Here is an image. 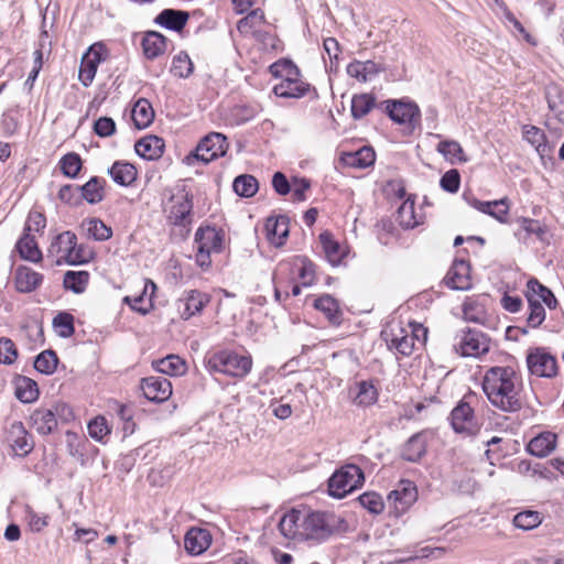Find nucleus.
Returning <instances> with one entry per match:
<instances>
[{
  "label": "nucleus",
  "mask_w": 564,
  "mask_h": 564,
  "mask_svg": "<svg viewBox=\"0 0 564 564\" xmlns=\"http://www.w3.org/2000/svg\"><path fill=\"white\" fill-rule=\"evenodd\" d=\"M172 395V383L162 376L143 378V398L162 403Z\"/></svg>",
  "instance_id": "obj_15"
},
{
  "label": "nucleus",
  "mask_w": 564,
  "mask_h": 564,
  "mask_svg": "<svg viewBox=\"0 0 564 564\" xmlns=\"http://www.w3.org/2000/svg\"><path fill=\"white\" fill-rule=\"evenodd\" d=\"M165 148L164 140L158 135H143V160H158Z\"/></svg>",
  "instance_id": "obj_49"
},
{
  "label": "nucleus",
  "mask_w": 564,
  "mask_h": 564,
  "mask_svg": "<svg viewBox=\"0 0 564 564\" xmlns=\"http://www.w3.org/2000/svg\"><path fill=\"white\" fill-rule=\"evenodd\" d=\"M194 70V64L184 51L177 53L172 59L171 73L178 78H187Z\"/></svg>",
  "instance_id": "obj_50"
},
{
  "label": "nucleus",
  "mask_w": 564,
  "mask_h": 564,
  "mask_svg": "<svg viewBox=\"0 0 564 564\" xmlns=\"http://www.w3.org/2000/svg\"><path fill=\"white\" fill-rule=\"evenodd\" d=\"M468 204L474 207L475 209L487 214L491 216L492 218L497 219L499 223H507V217L509 214V203L508 198H501L497 200L491 202H482L475 197L473 198H466Z\"/></svg>",
  "instance_id": "obj_19"
},
{
  "label": "nucleus",
  "mask_w": 564,
  "mask_h": 564,
  "mask_svg": "<svg viewBox=\"0 0 564 564\" xmlns=\"http://www.w3.org/2000/svg\"><path fill=\"white\" fill-rule=\"evenodd\" d=\"M227 149V138L221 133L210 132L183 159V163L188 166H195L197 163L207 164L224 156Z\"/></svg>",
  "instance_id": "obj_4"
},
{
  "label": "nucleus",
  "mask_w": 564,
  "mask_h": 564,
  "mask_svg": "<svg viewBox=\"0 0 564 564\" xmlns=\"http://www.w3.org/2000/svg\"><path fill=\"white\" fill-rule=\"evenodd\" d=\"M416 499V486L410 480H402L398 488L388 495V502L393 506L395 516L404 513Z\"/></svg>",
  "instance_id": "obj_14"
},
{
  "label": "nucleus",
  "mask_w": 564,
  "mask_h": 564,
  "mask_svg": "<svg viewBox=\"0 0 564 564\" xmlns=\"http://www.w3.org/2000/svg\"><path fill=\"white\" fill-rule=\"evenodd\" d=\"M556 440V434L543 432L529 442L527 451L533 456L545 457L555 449Z\"/></svg>",
  "instance_id": "obj_28"
},
{
  "label": "nucleus",
  "mask_w": 564,
  "mask_h": 564,
  "mask_svg": "<svg viewBox=\"0 0 564 564\" xmlns=\"http://www.w3.org/2000/svg\"><path fill=\"white\" fill-rule=\"evenodd\" d=\"M270 73L281 80H302L300 69L289 59H280L270 66Z\"/></svg>",
  "instance_id": "obj_46"
},
{
  "label": "nucleus",
  "mask_w": 564,
  "mask_h": 564,
  "mask_svg": "<svg viewBox=\"0 0 564 564\" xmlns=\"http://www.w3.org/2000/svg\"><path fill=\"white\" fill-rule=\"evenodd\" d=\"M77 241V236L67 230L59 235H57L54 240L51 242L48 248V253H63V258L67 262L73 249L75 248V242Z\"/></svg>",
  "instance_id": "obj_42"
},
{
  "label": "nucleus",
  "mask_w": 564,
  "mask_h": 564,
  "mask_svg": "<svg viewBox=\"0 0 564 564\" xmlns=\"http://www.w3.org/2000/svg\"><path fill=\"white\" fill-rule=\"evenodd\" d=\"M152 366L158 372L172 377L183 376L187 371L185 360L177 355H169L164 358L153 360Z\"/></svg>",
  "instance_id": "obj_27"
},
{
  "label": "nucleus",
  "mask_w": 564,
  "mask_h": 564,
  "mask_svg": "<svg viewBox=\"0 0 564 564\" xmlns=\"http://www.w3.org/2000/svg\"><path fill=\"white\" fill-rule=\"evenodd\" d=\"M21 124V113L18 109H8L3 112L1 119V130L4 137L14 135Z\"/></svg>",
  "instance_id": "obj_52"
},
{
  "label": "nucleus",
  "mask_w": 564,
  "mask_h": 564,
  "mask_svg": "<svg viewBox=\"0 0 564 564\" xmlns=\"http://www.w3.org/2000/svg\"><path fill=\"white\" fill-rule=\"evenodd\" d=\"M31 421L41 435H48L57 427L55 413L50 409L35 410L31 415Z\"/></svg>",
  "instance_id": "obj_36"
},
{
  "label": "nucleus",
  "mask_w": 564,
  "mask_h": 564,
  "mask_svg": "<svg viewBox=\"0 0 564 564\" xmlns=\"http://www.w3.org/2000/svg\"><path fill=\"white\" fill-rule=\"evenodd\" d=\"M94 258L93 250L85 245H78L75 242V248L73 249L67 263L70 265H80L88 263Z\"/></svg>",
  "instance_id": "obj_61"
},
{
  "label": "nucleus",
  "mask_w": 564,
  "mask_h": 564,
  "mask_svg": "<svg viewBox=\"0 0 564 564\" xmlns=\"http://www.w3.org/2000/svg\"><path fill=\"white\" fill-rule=\"evenodd\" d=\"M336 523L335 514L306 508L303 529L304 541H325L334 533Z\"/></svg>",
  "instance_id": "obj_6"
},
{
  "label": "nucleus",
  "mask_w": 564,
  "mask_h": 564,
  "mask_svg": "<svg viewBox=\"0 0 564 564\" xmlns=\"http://www.w3.org/2000/svg\"><path fill=\"white\" fill-rule=\"evenodd\" d=\"M358 500L370 513L380 514L384 509L382 497L375 491H368L360 495Z\"/></svg>",
  "instance_id": "obj_56"
},
{
  "label": "nucleus",
  "mask_w": 564,
  "mask_h": 564,
  "mask_svg": "<svg viewBox=\"0 0 564 564\" xmlns=\"http://www.w3.org/2000/svg\"><path fill=\"white\" fill-rule=\"evenodd\" d=\"M378 400V392L375 386L368 381H361L358 386V393L355 399L358 405H371Z\"/></svg>",
  "instance_id": "obj_57"
},
{
  "label": "nucleus",
  "mask_w": 564,
  "mask_h": 564,
  "mask_svg": "<svg viewBox=\"0 0 564 564\" xmlns=\"http://www.w3.org/2000/svg\"><path fill=\"white\" fill-rule=\"evenodd\" d=\"M545 99L551 112L556 119L564 123V90L557 84H550L545 87Z\"/></svg>",
  "instance_id": "obj_35"
},
{
  "label": "nucleus",
  "mask_w": 564,
  "mask_h": 564,
  "mask_svg": "<svg viewBox=\"0 0 564 564\" xmlns=\"http://www.w3.org/2000/svg\"><path fill=\"white\" fill-rule=\"evenodd\" d=\"M15 249L22 259L34 263L40 262L43 258L35 237L29 234L22 235L17 241Z\"/></svg>",
  "instance_id": "obj_37"
},
{
  "label": "nucleus",
  "mask_w": 564,
  "mask_h": 564,
  "mask_svg": "<svg viewBox=\"0 0 564 564\" xmlns=\"http://www.w3.org/2000/svg\"><path fill=\"white\" fill-rule=\"evenodd\" d=\"M542 522V517L538 511H522L514 516L513 524L522 530H532L536 528Z\"/></svg>",
  "instance_id": "obj_54"
},
{
  "label": "nucleus",
  "mask_w": 564,
  "mask_h": 564,
  "mask_svg": "<svg viewBox=\"0 0 564 564\" xmlns=\"http://www.w3.org/2000/svg\"><path fill=\"white\" fill-rule=\"evenodd\" d=\"M105 178L93 176L84 185L79 186L82 202L95 205L100 203L105 197Z\"/></svg>",
  "instance_id": "obj_33"
},
{
  "label": "nucleus",
  "mask_w": 564,
  "mask_h": 564,
  "mask_svg": "<svg viewBox=\"0 0 564 564\" xmlns=\"http://www.w3.org/2000/svg\"><path fill=\"white\" fill-rule=\"evenodd\" d=\"M376 105V98L371 94L355 95L351 99V116L361 119L367 116Z\"/></svg>",
  "instance_id": "obj_48"
},
{
  "label": "nucleus",
  "mask_w": 564,
  "mask_h": 564,
  "mask_svg": "<svg viewBox=\"0 0 564 564\" xmlns=\"http://www.w3.org/2000/svg\"><path fill=\"white\" fill-rule=\"evenodd\" d=\"M62 173L70 178H76L82 170L83 161L78 153L69 152L59 160Z\"/></svg>",
  "instance_id": "obj_51"
},
{
  "label": "nucleus",
  "mask_w": 564,
  "mask_h": 564,
  "mask_svg": "<svg viewBox=\"0 0 564 564\" xmlns=\"http://www.w3.org/2000/svg\"><path fill=\"white\" fill-rule=\"evenodd\" d=\"M58 361L57 354L53 349H46L35 357L33 366L40 373L50 376L55 372Z\"/></svg>",
  "instance_id": "obj_47"
},
{
  "label": "nucleus",
  "mask_w": 564,
  "mask_h": 564,
  "mask_svg": "<svg viewBox=\"0 0 564 564\" xmlns=\"http://www.w3.org/2000/svg\"><path fill=\"white\" fill-rule=\"evenodd\" d=\"M528 296L532 300H539L540 303L543 302L550 310H554L557 306V300L553 292L536 279L528 281L525 297Z\"/></svg>",
  "instance_id": "obj_34"
},
{
  "label": "nucleus",
  "mask_w": 564,
  "mask_h": 564,
  "mask_svg": "<svg viewBox=\"0 0 564 564\" xmlns=\"http://www.w3.org/2000/svg\"><path fill=\"white\" fill-rule=\"evenodd\" d=\"M46 227V218L43 213L31 210L25 221L23 234L31 235L32 232L43 231Z\"/></svg>",
  "instance_id": "obj_63"
},
{
  "label": "nucleus",
  "mask_w": 564,
  "mask_h": 564,
  "mask_svg": "<svg viewBox=\"0 0 564 564\" xmlns=\"http://www.w3.org/2000/svg\"><path fill=\"white\" fill-rule=\"evenodd\" d=\"M89 273L87 271H66L63 279V285L66 290L80 294L85 292L88 282Z\"/></svg>",
  "instance_id": "obj_45"
},
{
  "label": "nucleus",
  "mask_w": 564,
  "mask_h": 564,
  "mask_svg": "<svg viewBox=\"0 0 564 564\" xmlns=\"http://www.w3.org/2000/svg\"><path fill=\"white\" fill-rule=\"evenodd\" d=\"M212 543V535L208 530L202 528L189 529L184 538L185 550L192 555H199L205 552Z\"/></svg>",
  "instance_id": "obj_20"
},
{
  "label": "nucleus",
  "mask_w": 564,
  "mask_h": 564,
  "mask_svg": "<svg viewBox=\"0 0 564 564\" xmlns=\"http://www.w3.org/2000/svg\"><path fill=\"white\" fill-rule=\"evenodd\" d=\"M53 326L62 338L72 337L75 333L74 316L68 312H59L53 318Z\"/></svg>",
  "instance_id": "obj_53"
},
{
  "label": "nucleus",
  "mask_w": 564,
  "mask_h": 564,
  "mask_svg": "<svg viewBox=\"0 0 564 564\" xmlns=\"http://www.w3.org/2000/svg\"><path fill=\"white\" fill-rule=\"evenodd\" d=\"M528 370L539 378H554L557 375V360L545 348H531L527 355Z\"/></svg>",
  "instance_id": "obj_7"
},
{
  "label": "nucleus",
  "mask_w": 564,
  "mask_h": 564,
  "mask_svg": "<svg viewBox=\"0 0 564 564\" xmlns=\"http://www.w3.org/2000/svg\"><path fill=\"white\" fill-rule=\"evenodd\" d=\"M265 230L267 237L272 245L276 247L282 246L289 236V218L284 215L268 218Z\"/></svg>",
  "instance_id": "obj_25"
},
{
  "label": "nucleus",
  "mask_w": 564,
  "mask_h": 564,
  "mask_svg": "<svg viewBox=\"0 0 564 564\" xmlns=\"http://www.w3.org/2000/svg\"><path fill=\"white\" fill-rule=\"evenodd\" d=\"M37 383L28 377L19 376L15 379V397L22 403H32L39 399Z\"/></svg>",
  "instance_id": "obj_39"
},
{
  "label": "nucleus",
  "mask_w": 564,
  "mask_h": 564,
  "mask_svg": "<svg viewBox=\"0 0 564 564\" xmlns=\"http://www.w3.org/2000/svg\"><path fill=\"white\" fill-rule=\"evenodd\" d=\"M482 390L492 406L514 413L522 409V383L511 367L489 368L482 379Z\"/></svg>",
  "instance_id": "obj_1"
},
{
  "label": "nucleus",
  "mask_w": 564,
  "mask_h": 564,
  "mask_svg": "<svg viewBox=\"0 0 564 564\" xmlns=\"http://www.w3.org/2000/svg\"><path fill=\"white\" fill-rule=\"evenodd\" d=\"M451 423L456 433L466 434L468 436L476 435L480 429L473 408L463 401L453 409Z\"/></svg>",
  "instance_id": "obj_11"
},
{
  "label": "nucleus",
  "mask_w": 564,
  "mask_h": 564,
  "mask_svg": "<svg viewBox=\"0 0 564 564\" xmlns=\"http://www.w3.org/2000/svg\"><path fill=\"white\" fill-rule=\"evenodd\" d=\"M224 236L214 227H200L195 234L196 248L219 253L223 249Z\"/></svg>",
  "instance_id": "obj_21"
},
{
  "label": "nucleus",
  "mask_w": 564,
  "mask_h": 564,
  "mask_svg": "<svg viewBox=\"0 0 564 564\" xmlns=\"http://www.w3.org/2000/svg\"><path fill=\"white\" fill-rule=\"evenodd\" d=\"M314 307L322 312L333 325H340L343 313L336 299L329 294H324L314 301Z\"/></svg>",
  "instance_id": "obj_30"
},
{
  "label": "nucleus",
  "mask_w": 564,
  "mask_h": 564,
  "mask_svg": "<svg viewBox=\"0 0 564 564\" xmlns=\"http://www.w3.org/2000/svg\"><path fill=\"white\" fill-rule=\"evenodd\" d=\"M319 242L323 247L327 261L332 265H338L345 256V251L339 242L336 241L333 235L328 231H324L319 235Z\"/></svg>",
  "instance_id": "obj_40"
},
{
  "label": "nucleus",
  "mask_w": 564,
  "mask_h": 564,
  "mask_svg": "<svg viewBox=\"0 0 564 564\" xmlns=\"http://www.w3.org/2000/svg\"><path fill=\"white\" fill-rule=\"evenodd\" d=\"M426 453V442L422 433H416L409 438L402 449V457L408 462H417Z\"/></svg>",
  "instance_id": "obj_41"
},
{
  "label": "nucleus",
  "mask_w": 564,
  "mask_h": 564,
  "mask_svg": "<svg viewBox=\"0 0 564 564\" xmlns=\"http://www.w3.org/2000/svg\"><path fill=\"white\" fill-rule=\"evenodd\" d=\"M58 198L69 205L77 207L82 205L80 189L79 185L75 184H66L63 185L58 191Z\"/></svg>",
  "instance_id": "obj_59"
},
{
  "label": "nucleus",
  "mask_w": 564,
  "mask_h": 564,
  "mask_svg": "<svg viewBox=\"0 0 564 564\" xmlns=\"http://www.w3.org/2000/svg\"><path fill=\"white\" fill-rule=\"evenodd\" d=\"M232 189L238 196L250 198L257 194L259 183L253 175L241 174L235 177L232 182Z\"/></svg>",
  "instance_id": "obj_44"
},
{
  "label": "nucleus",
  "mask_w": 564,
  "mask_h": 564,
  "mask_svg": "<svg viewBox=\"0 0 564 564\" xmlns=\"http://www.w3.org/2000/svg\"><path fill=\"white\" fill-rule=\"evenodd\" d=\"M376 161V153L371 147H362L355 152L343 153L341 162L349 167L366 169Z\"/></svg>",
  "instance_id": "obj_29"
},
{
  "label": "nucleus",
  "mask_w": 564,
  "mask_h": 564,
  "mask_svg": "<svg viewBox=\"0 0 564 564\" xmlns=\"http://www.w3.org/2000/svg\"><path fill=\"white\" fill-rule=\"evenodd\" d=\"M88 433L91 438L102 442L104 438L110 434L106 417L97 416L91 420L88 424Z\"/></svg>",
  "instance_id": "obj_62"
},
{
  "label": "nucleus",
  "mask_w": 564,
  "mask_h": 564,
  "mask_svg": "<svg viewBox=\"0 0 564 564\" xmlns=\"http://www.w3.org/2000/svg\"><path fill=\"white\" fill-rule=\"evenodd\" d=\"M166 213L167 223L172 226L171 236L178 240H185L192 230L193 196L184 191L172 195Z\"/></svg>",
  "instance_id": "obj_2"
},
{
  "label": "nucleus",
  "mask_w": 564,
  "mask_h": 564,
  "mask_svg": "<svg viewBox=\"0 0 564 564\" xmlns=\"http://www.w3.org/2000/svg\"><path fill=\"white\" fill-rule=\"evenodd\" d=\"M386 111L392 121L405 124L413 129L421 118L420 109L415 104L400 100H386Z\"/></svg>",
  "instance_id": "obj_12"
},
{
  "label": "nucleus",
  "mask_w": 564,
  "mask_h": 564,
  "mask_svg": "<svg viewBox=\"0 0 564 564\" xmlns=\"http://www.w3.org/2000/svg\"><path fill=\"white\" fill-rule=\"evenodd\" d=\"M210 371L224 373L235 378H245L252 368L250 355H239L229 349L214 352L207 361Z\"/></svg>",
  "instance_id": "obj_3"
},
{
  "label": "nucleus",
  "mask_w": 564,
  "mask_h": 564,
  "mask_svg": "<svg viewBox=\"0 0 564 564\" xmlns=\"http://www.w3.org/2000/svg\"><path fill=\"white\" fill-rule=\"evenodd\" d=\"M264 22V12L261 9L252 10L247 17L238 21L237 29L240 33H247Z\"/></svg>",
  "instance_id": "obj_60"
},
{
  "label": "nucleus",
  "mask_w": 564,
  "mask_h": 564,
  "mask_svg": "<svg viewBox=\"0 0 564 564\" xmlns=\"http://www.w3.org/2000/svg\"><path fill=\"white\" fill-rule=\"evenodd\" d=\"M108 172L113 182L121 186L132 184L138 176L137 167L133 164L123 161L115 162Z\"/></svg>",
  "instance_id": "obj_32"
},
{
  "label": "nucleus",
  "mask_w": 564,
  "mask_h": 564,
  "mask_svg": "<svg viewBox=\"0 0 564 564\" xmlns=\"http://www.w3.org/2000/svg\"><path fill=\"white\" fill-rule=\"evenodd\" d=\"M381 335L388 348L402 356H410L415 347L413 336H410L409 329L404 328L401 323H390Z\"/></svg>",
  "instance_id": "obj_9"
},
{
  "label": "nucleus",
  "mask_w": 564,
  "mask_h": 564,
  "mask_svg": "<svg viewBox=\"0 0 564 564\" xmlns=\"http://www.w3.org/2000/svg\"><path fill=\"white\" fill-rule=\"evenodd\" d=\"M210 296L198 290H191L184 293L178 300V312L183 319H189L192 316L199 314L209 303Z\"/></svg>",
  "instance_id": "obj_16"
},
{
  "label": "nucleus",
  "mask_w": 564,
  "mask_h": 564,
  "mask_svg": "<svg viewBox=\"0 0 564 564\" xmlns=\"http://www.w3.org/2000/svg\"><path fill=\"white\" fill-rule=\"evenodd\" d=\"M436 150L444 156L446 161H448L452 164L467 162V158L464 154V150L457 141H441L437 144Z\"/></svg>",
  "instance_id": "obj_43"
},
{
  "label": "nucleus",
  "mask_w": 564,
  "mask_h": 564,
  "mask_svg": "<svg viewBox=\"0 0 564 564\" xmlns=\"http://www.w3.org/2000/svg\"><path fill=\"white\" fill-rule=\"evenodd\" d=\"M105 59L101 46L97 48L95 45L90 46L88 52L82 57L79 66V80L83 86L88 87L97 73L98 65Z\"/></svg>",
  "instance_id": "obj_17"
},
{
  "label": "nucleus",
  "mask_w": 564,
  "mask_h": 564,
  "mask_svg": "<svg viewBox=\"0 0 564 564\" xmlns=\"http://www.w3.org/2000/svg\"><path fill=\"white\" fill-rule=\"evenodd\" d=\"M15 288L21 293H31L43 282V274L29 267H19L14 274Z\"/></svg>",
  "instance_id": "obj_24"
},
{
  "label": "nucleus",
  "mask_w": 564,
  "mask_h": 564,
  "mask_svg": "<svg viewBox=\"0 0 564 564\" xmlns=\"http://www.w3.org/2000/svg\"><path fill=\"white\" fill-rule=\"evenodd\" d=\"M6 441L15 455L24 457L34 448L33 436L25 430L20 421H14L6 430Z\"/></svg>",
  "instance_id": "obj_10"
},
{
  "label": "nucleus",
  "mask_w": 564,
  "mask_h": 564,
  "mask_svg": "<svg viewBox=\"0 0 564 564\" xmlns=\"http://www.w3.org/2000/svg\"><path fill=\"white\" fill-rule=\"evenodd\" d=\"M364 482L365 475L361 468L355 464H346L328 479V494L340 499L361 487Z\"/></svg>",
  "instance_id": "obj_5"
},
{
  "label": "nucleus",
  "mask_w": 564,
  "mask_h": 564,
  "mask_svg": "<svg viewBox=\"0 0 564 564\" xmlns=\"http://www.w3.org/2000/svg\"><path fill=\"white\" fill-rule=\"evenodd\" d=\"M310 90V85L303 80H281L273 87L275 96L281 98H302Z\"/></svg>",
  "instance_id": "obj_38"
},
{
  "label": "nucleus",
  "mask_w": 564,
  "mask_h": 564,
  "mask_svg": "<svg viewBox=\"0 0 564 564\" xmlns=\"http://www.w3.org/2000/svg\"><path fill=\"white\" fill-rule=\"evenodd\" d=\"M189 19L183 10L164 9L154 19V23L170 31L181 32Z\"/></svg>",
  "instance_id": "obj_22"
},
{
  "label": "nucleus",
  "mask_w": 564,
  "mask_h": 564,
  "mask_svg": "<svg viewBox=\"0 0 564 564\" xmlns=\"http://www.w3.org/2000/svg\"><path fill=\"white\" fill-rule=\"evenodd\" d=\"M166 51V37L155 31L143 33V56L154 59Z\"/></svg>",
  "instance_id": "obj_31"
},
{
  "label": "nucleus",
  "mask_w": 564,
  "mask_h": 564,
  "mask_svg": "<svg viewBox=\"0 0 564 564\" xmlns=\"http://www.w3.org/2000/svg\"><path fill=\"white\" fill-rule=\"evenodd\" d=\"M529 303V315L527 323L530 327H539L545 319V310L539 300H532L530 296L527 297Z\"/></svg>",
  "instance_id": "obj_58"
},
{
  "label": "nucleus",
  "mask_w": 564,
  "mask_h": 564,
  "mask_svg": "<svg viewBox=\"0 0 564 564\" xmlns=\"http://www.w3.org/2000/svg\"><path fill=\"white\" fill-rule=\"evenodd\" d=\"M459 340L455 344V349L462 356L477 357L489 351V338L477 329L467 328L458 335Z\"/></svg>",
  "instance_id": "obj_8"
},
{
  "label": "nucleus",
  "mask_w": 564,
  "mask_h": 564,
  "mask_svg": "<svg viewBox=\"0 0 564 564\" xmlns=\"http://www.w3.org/2000/svg\"><path fill=\"white\" fill-rule=\"evenodd\" d=\"M440 186L443 191L448 193H457L460 186V174L457 170L452 169L444 173L441 177Z\"/></svg>",
  "instance_id": "obj_64"
},
{
  "label": "nucleus",
  "mask_w": 564,
  "mask_h": 564,
  "mask_svg": "<svg viewBox=\"0 0 564 564\" xmlns=\"http://www.w3.org/2000/svg\"><path fill=\"white\" fill-rule=\"evenodd\" d=\"M380 72L382 67L373 61H354L347 66V74L359 83L373 79Z\"/></svg>",
  "instance_id": "obj_26"
},
{
  "label": "nucleus",
  "mask_w": 564,
  "mask_h": 564,
  "mask_svg": "<svg viewBox=\"0 0 564 564\" xmlns=\"http://www.w3.org/2000/svg\"><path fill=\"white\" fill-rule=\"evenodd\" d=\"M444 281L445 284L453 290H469L471 288L469 263L465 260H455Z\"/></svg>",
  "instance_id": "obj_18"
},
{
  "label": "nucleus",
  "mask_w": 564,
  "mask_h": 564,
  "mask_svg": "<svg viewBox=\"0 0 564 564\" xmlns=\"http://www.w3.org/2000/svg\"><path fill=\"white\" fill-rule=\"evenodd\" d=\"M87 234L97 241H105L112 236V230L102 220L91 218L87 221Z\"/></svg>",
  "instance_id": "obj_55"
},
{
  "label": "nucleus",
  "mask_w": 564,
  "mask_h": 564,
  "mask_svg": "<svg viewBox=\"0 0 564 564\" xmlns=\"http://www.w3.org/2000/svg\"><path fill=\"white\" fill-rule=\"evenodd\" d=\"M522 134L524 140L534 147L542 159L545 156H551L554 145L547 141L543 130L535 126L525 124L522 128Z\"/></svg>",
  "instance_id": "obj_23"
},
{
  "label": "nucleus",
  "mask_w": 564,
  "mask_h": 564,
  "mask_svg": "<svg viewBox=\"0 0 564 564\" xmlns=\"http://www.w3.org/2000/svg\"><path fill=\"white\" fill-rule=\"evenodd\" d=\"M306 508H293L280 519L279 530L289 540L304 541L303 529L305 524Z\"/></svg>",
  "instance_id": "obj_13"
}]
</instances>
